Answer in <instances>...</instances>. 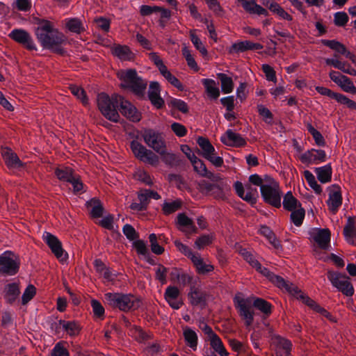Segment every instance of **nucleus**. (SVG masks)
<instances>
[{
	"instance_id": "obj_3",
	"label": "nucleus",
	"mask_w": 356,
	"mask_h": 356,
	"mask_svg": "<svg viewBox=\"0 0 356 356\" xmlns=\"http://www.w3.org/2000/svg\"><path fill=\"white\" fill-rule=\"evenodd\" d=\"M251 184L259 186L261 196L265 202L279 208L281 207L282 191L278 183L269 176L264 178L254 174L249 177Z\"/></svg>"
},
{
	"instance_id": "obj_29",
	"label": "nucleus",
	"mask_w": 356,
	"mask_h": 356,
	"mask_svg": "<svg viewBox=\"0 0 356 356\" xmlns=\"http://www.w3.org/2000/svg\"><path fill=\"white\" fill-rule=\"evenodd\" d=\"M177 224L183 227L185 229H180L183 232H186L188 233H193L196 232L197 228L194 225L192 219L189 218L185 213H181L178 214L177 217Z\"/></svg>"
},
{
	"instance_id": "obj_5",
	"label": "nucleus",
	"mask_w": 356,
	"mask_h": 356,
	"mask_svg": "<svg viewBox=\"0 0 356 356\" xmlns=\"http://www.w3.org/2000/svg\"><path fill=\"white\" fill-rule=\"evenodd\" d=\"M105 300L111 307L124 312L135 310L140 305V300L131 294L108 293L105 294Z\"/></svg>"
},
{
	"instance_id": "obj_54",
	"label": "nucleus",
	"mask_w": 356,
	"mask_h": 356,
	"mask_svg": "<svg viewBox=\"0 0 356 356\" xmlns=\"http://www.w3.org/2000/svg\"><path fill=\"white\" fill-rule=\"evenodd\" d=\"M240 254L253 268H260V263L255 259L254 255L250 251L246 249H241L240 250Z\"/></svg>"
},
{
	"instance_id": "obj_18",
	"label": "nucleus",
	"mask_w": 356,
	"mask_h": 356,
	"mask_svg": "<svg viewBox=\"0 0 356 356\" xmlns=\"http://www.w3.org/2000/svg\"><path fill=\"white\" fill-rule=\"evenodd\" d=\"M221 142L225 145L230 147H242L246 144V142L241 136L228 129L220 138Z\"/></svg>"
},
{
	"instance_id": "obj_46",
	"label": "nucleus",
	"mask_w": 356,
	"mask_h": 356,
	"mask_svg": "<svg viewBox=\"0 0 356 356\" xmlns=\"http://www.w3.org/2000/svg\"><path fill=\"white\" fill-rule=\"evenodd\" d=\"M71 92L79 99L84 106L88 104V98L86 95L85 90L76 85H71L69 87Z\"/></svg>"
},
{
	"instance_id": "obj_25",
	"label": "nucleus",
	"mask_w": 356,
	"mask_h": 356,
	"mask_svg": "<svg viewBox=\"0 0 356 356\" xmlns=\"http://www.w3.org/2000/svg\"><path fill=\"white\" fill-rule=\"evenodd\" d=\"M188 298L191 305L194 306L203 305L207 300V294L198 286H191L188 293Z\"/></svg>"
},
{
	"instance_id": "obj_34",
	"label": "nucleus",
	"mask_w": 356,
	"mask_h": 356,
	"mask_svg": "<svg viewBox=\"0 0 356 356\" xmlns=\"http://www.w3.org/2000/svg\"><path fill=\"white\" fill-rule=\"evenodd\" d=\"M113 54L121 60H130L134 58L133 53L127 46L118 45L112 49Z\"/></svg>"
},
{
	"instance_id": "obj_1",
	"label": "nucleus",
	"mask_w": 356,
	"mask_h": 356,
	"mask_svg": "<svg viewBox=\"0 0 356 356\" xmlns=\"http://www.w3.org/2000/svg\"><path fill=\"white\" fill-rule=\"evenodd\" d=\"M234 304L238 315L244 321L245 325L248 327L254 321V309L256 307L264 314L271 313V305L266 300L254 297L245 298L241 293H237L234 298Z\"/></svg>"
},
{
	"instance_id": "obj_32",
	"label": "nucleus",
	"mask_w": 356,
	"mask_h": 356,
	"mask_svg": "<svg viewBox=\"0 0 356 356\" xmlns=\"http://www.w3.org/2000/svg\"><path fill=\"white\" fill-rule=\"evenodd\" d=\"M86 206L90 209V214L92 218H99L103 214L104 208L99 200L93 198L87 202Z\"/></svg>"
},
{
	"instance_id": "obj_38",
	"label": "nucleus",
	"mask_w": 356,
	"mask_h": 356,
	"mask_svg": "<svg viewBox=\"0 0 356 356\" xmlns=\"http://www.w3.org/2000/svg\"><path fill=\"white\" fill-rule=\"evenodd\" d=\"M184 337L187 345L193 350H196L197 345V335L196 332L189 327L184 330Z\"/></svg>"
},
{
	"instance_id": "obj_42",
	"label": "nucleus",
	"mask_w": 356,
	"mask_h": 356,
	"mask_svg": "<svg viewBox=\"0 0 356 356\" xmlns=\"http://www.w3.org/2000/svg\"><path fill=\"white\" fill-rule=\"evenodd\" d=\"M197 143L202 149V155L204 158H206L207 156H209V154L214 153L216 152L213 146L206 138L202 136L198 137Z\"/></svg>"
},
{
	"instance_id": "obj_47",
	"label": "nucleus",
	"mask_w": 356,
	"mask_h": 356,
	"mask_svg": "<svg viewBox=\"0 0 356 356\" xmlns=\"http://www.w3.org/2000/svg\"><path fill=\"white\" fill-rule=\"evenodd\" d=\"M269 9L273 13L277 14L284 19L291 21L293 19L291 15H290L286 11H285L277 3L272 1L269 5Z\"/></svg>"
},
{
	"instance_id": "obj_62",
	"label": "nucleus",
	"mask_w": 356,
	"mask_h": 356,
	"mask_svg": "<svg viewBox=\"0 0 356 356\" xmlns=\"http://www.w3.org/2000/svg\"><path fill=\"white\" fill-rule=\"evenodd\" d=\"M214 182L209 183L206 180H202L198 182L197 189L203 194L210 195L211 191L213 190Z\"/></svg>"
},
{
	"instance_id": "obj_20",
	"label": "nucleus",
	"mask_w": 356,
	"mask_h": 356,
	"mask_svg": "<svg viewBox=\"0 0 356 356\" xmlns=\"http://www.w3.org/2000/svg\"><path fill=\"white\" fill-rule=\"evenodd\" d=\"M263 49V45L249 40L241 41L234 43L229 49V54L243 52L248 50H259Z\"/></svg>"
},
{
	"instance_id": "obj_27",
	"label": "nucleus",
	"mask_w": 356,
	"mask_h": 356,
	"mask_svg": "<svg viewBox=\"0 0 356 356\" xmlns=\"http://www.w3.org/2000/svg\"><path fill=\"white\" fill-rule=\"evenodd\" d=\"M191 260L199 274L205 275L212 272L214 269L213 266L210 263L204 261L199 254H195V256H192V259Z\"/></svg>"
},
{
	"instance_id": "obj_4",
	"label": "nucleus",
	"mask_w": 356,
	"mask_h": 356,
	"mask_svg": "<svg viewBox=\"0 0 356 356\" xmlns=\"http://www.w3.org/2000/svg\"><path fill=\"white\" fill-rule=\"evenodd\" d=\"M117 76L122 81L120 87L129 88L138 96H143L147 88V81L138 76L134 69L121 70L117 72Z\"/></svg>"
},
{
	"instance_id": "obj_40",
	"label": "nucleus",
	"mask_w": 356,
	"mask_h": 356,
	"mask_svg": "<svg viewBox=\"0 0 356 356\" xmlns=\"http://www.w3.org/2000/svg\"><path fill=\"white\" fill-rule=\"evenodd\" d=\"M218 77L221 82V89L225 94L232 92L234 89V82L232 79L223 73L218 74Z\"/></svg>"
},
{
	"instance_id": "obj_12",
	"label": "nucleus",
	"mask_w": 356,
	"mask_h": 356,
	"mask_svg": "<svg viewBox=\"0 0 356 356\" xmlns=\"http://www.w3.org/2000/svg\"><path fill=\"white\" fill-rule=\"evenodd\" d=\"M257 271L266 277L272 283L275 284L277 287L284 289L289 293L293 295H298L300 291L298 288L292 283L286 282L282 277L273 274L270 272L267 268L262 267L260 264V268H256Z\"/></svg>"
},
{
	"instance_id": "obj_43",
	"label": "nucleus",
	"mask_w": 356,
	"mask_h": 356,
	"mask_svg": "<svg viewBox=\"0 0 356 356\" xmlns=\"http://www.w3.org/2000/svg\"><path fill=\"white\" fill-rule=\"evenodd\" d=\"M59 324L70 336H76L80 332L79 325L74 321H60Z\"/></svg>"
},
{
	"instance_id": "obj_17",
	"label": "nucleus",
	"mask_w": 356,
	"mask_h": 356,
	"mask_svg": "<svg viewBox=\"0 0 356 356\" xmlns=\"http://www.w3.org/2000/svg\"><path fill=\"white\" fill-rule=\"evenodd\" d=\"M300 160L302 163L310 164L323 162L326 159L325 151L322 149H312L308 150L300 156Z\"/></svg>"
},
{
	"instance_id": "obj_6",
	"label": "nucleus",
	"mask_w": 356,
	"mask_h": 356,
	"mask_svg": "<svg viewBox=\"0 0 356 356\" xmlns=\"http://www.w3.org/2000/svg\"><path fill=\"white\" fill-rule=\"evenodd\" d=\"M19 255L12 251H6L0 255V275L12 276L16 275L20 266Z\"/></svg>"
},
{
	"instance_id": "obj_39",
	"label": "nucleus",
	"mask_w": 356,
	"mask_h": 356,
	"mask_svg": "<svg viewBox=\"0 0 356 356\" xmlns=\"http://www.w3.org/2000/svg\"><path fill=\"white\" fill-rule=\"evenodd\" d=\"M283 207L288 211H293L300 207V204L298 200L293 197L291 192H288L284 197Z\"/></svg>"
},
{
	"instance_id": "obj_64",
	"label": "nucleus",
	"mask_w": 356,
	"mask_h": 356,
	"mask_svg": "<svg viewBox=\"0 0 356 356\" xmlns=\"http://www.w3.org/2000/svg\"><path fill=\"white\" fill-rule=\"evenodd\" d=\"M337 101L341 104L346 105L348 108L356 110V102L342 94H339Z\"/></svg>"
},
{
	"instance_id": "obj_19",
	"label": "nucleus",
	"mask_w": 356,
	"mask_h": 356,
	"mask_svg": "<svg viewBox=\"0 0 356 356\" xmlns=\"http://www.w3.org/2000/svg\"><path fill=\"white\" fill-rule=\"evenodd\" d=\"M160 92V86L158 82L150 83L148 97L152 105L156 108H161L164 105V100L161 98Z\"/></svg>"
},
{
	"instance_id": "obj_2",
	"label": "nucleus",
	"mask_w": 356,
	"mask_h": 356,
	"mask_svg": "<svg viewBox=\"0 0 356 356\" xmlns=\"http://www.w3.org/2000/svg\"><path fill=\"white\" fill-rule=\"evenodd\" d=\"M35 35L44 48L60 54L63 53L60 44L65 41V37L54 29L49 21H40L35 30Z\"/></svg>"
},
{
	"instance_id": "obj_49",
	"label": "nucleus",
	"mask_w": 356,
	"mask_h": 356,
	"mask_svg": "<svg viewBox=\"0 0 356 356\" xmlns=\"http://www.w3.org/2000/svg\"><path fill=\"white\" fill-rule=\"evenodd\" d=\"M343 91L350 92L353 94L356 93V87L354 86L351 80L346 76L341 78V81L337 84Z\"/></svg>"
},
{
	"instance_id": "obj_26",
	"label": "nucleus",
	"mask_w": 356,
	"mask_h": 356,
	"mask_svg": "<svg viewBox=\"0 0 356 356\" xmlns=\"http://www.w3.org/2000/svg\"><path fill=\"white\" fill-rule=\"evenodd\" d=\"M179 295V289L175 286H168L165 292L164 297L170 306L175 309L180 307L182 302L177 300Z\"/></svg>"
},
{
	"instance_id": "obj_9",
	"label": "nucleus",
	"mask_w": 356,
	"mask_h": 356,
	"mask_svg": "<svg viewBox=\"0 0 356 356\" xmlns=\"http://www.w3.org/2000/svg\"><path fill=\"white\" fill-rule=\"evenodd\" d=\"M130 147L134 156L140 161L156 166L159 163V157L152 150L147 149L139 142L133 140Z\"/></svg>"
},
{
	"instance_id": "obj_11",
	"label": "nucleus",
	"mask_w": 356,
	"mask_h": 356,
	"mask_svg": "<svg viewBox=\"0 0 356 356\" xmlns=\"http://www.w3.org/2000/svg\"><path fill=\"white\" fill-rule=\"evenodd\" d=\"M144 142L156 153H163L165 148V142L162 134L154 129H146L142 132Z\"/></svg>"
},
{
	"instance_id": "obj_51",
	"label": "nucleus",
	"mask_w": 356,
	"mask_h": 356,
	"mask_svg": "<svg viewBox=\"0 0 356 356\" xmlns=\"http://www.w3.org/2000/svg\"><path fill=\"white\" fill-rule=\"evenodd\" d=\"M304 176L310 187L312 188L316 193L320 194L322 192V188L316 181L315 177L313 174L309 170H305L304 172Z\"/></svg>"
},
{
	"instance_id": "obj_45",
	"label": "nucleus",
	"mask_w": 356,
	"mask_h": 356,
	"mask_svg": "<svg viewBox=\"0 0 356 356\" xmlns=\"http://www.w3.org/2000/svg\"><path fill=\"white\" fill-rule=\"evenodd\" d=\"M55 174L58 179L67 182L74 175L73 170L68 167L57 168Z\"/></svg>"
},
{
	"instance_id": "obj_56",
	"label": "nucleus",
	"mask_w": 356,
	"mask_h": 356,
	"mask_svg": "<svg viewBox=\"0 0 356 356\" xmlns=\"http://www.w3.org/2000/svg\"><path fill=\"white\" fill-rule=\"evenodd\" d=\"M134 177L136 180L140 181L145 184L152 185V181L150 175L145 170L139 169L135 172Z\"/></svg>"
},
{
	"instance_id": "obj_41",
	"label": "nucleus",
	"mask_w": 356,
	"mask_h": 356,
	"mask_svg": "<svg viewBox=\"0 0 356 356\" xmlns=\"http://www.w3.org/2000/svg\"><path fill=\"white\" fill-rule=\"evenodd\" d=\"M209 341L211 347L220 356H229V354L225 350L221 339L218 335H212V337L209 339Z\"/></svg>"
},
{
	"instance_id": "obj_59",
	"label": "nucleus",
	"mask_w": 356,
	"mask_h": 356,
	"mask_svg": "<svg viewBox=\"0 0 356 356\" xmlns=\"http://www.w3.org/2000/svg\"><path fill=\"white\" fill-rule=\"evenodd\" d=\"M348 19V15L344 12H338L334 15V22L337 26H344L347 24Z\"/></svg>"
},
{
	"instance_id": "obj_50",
	"label": "nucleus",
	"mask_w": 356,
	"mask_h": 356,
	"mask_svg": "<svg viewBox=\"0 0 356 356\" xmlns=\"http://www.w3.org/2000/svg\"><path fill=\"white\" fill-rule=\"evenodd\" d=\"M260 232L267 238V239L274 246V248L277 249L280 247V242L276 238L273 232L268 227L262 226L260 229Z\"/></svg>"
},
{
	"instance_id": "obj_35",
	"label": "nucleus",
	"mask_w": 356,
	"mask_h": 356,
	"mask_svg": "<svg viewBox=\"0 0 356 356\" xmlns=\"http://www.w3.org/2000/svg\"><path fill=\"white\" fill-rule=\"evenodd\" d=\"M315 172L317 175L318 179L321 183H327L331 180L332 177V167L330 164L323 167L316 168Z\"/></svg>"
},
{
	"instance_id": "obj_37",
	"label": "nucleus",
	"mask_w": 356,
	"mask_h": 356,
	"mask_svg": "<svg viewBox=\"0 0 356 356\" xmlns=\"http://www.w3.org/2000/svg\"><path fill=\"white\" fill-rule=\"evenodd\" d=\"M161 155L162 161L168 165L177 166L181 163L178 156L166 151V147L163 149V153H158Z\"/></svg>"
},
{
	"instance_id": "obj_10",
	"label": "nucleus",
	"mask_w": 356,
	"mask_h": 356,
	"mask_svg": "<svg viewBox=\"0 0 356 356\" xmlns=\"http://www.w3.org/2000/svg\"><path fill=\"white\" fill-rule=\"evenodd\" d=\"M113 99L116 104L120 105L121 113L129 120L137 122L141 119V114L137 108L129 101L118 94L113 95Z\"/></svg>"
},
{
	"instance_id": "obj_30",
	"label": "nucleus",
	"mask_w": 356,
	"mask_h": 356,
	"mask_svg": "<svg viewBox=\"0 0 356 356\" xmlns=\"http://www.w3.org/2000/svg\"><path fill=\"white\" fill-rule=\"evenodd\" d=\"M218 180L211 181L214 182L212 191L209 195H212L216 198H222L224 195V191L227 188V184L219 175Z\"/></svg>"
},
{
	"instance_id": "obj_63",
	"label": "nucleus",
	"mask_w": 356,
	"mask_h": 356,
	"mask_svg": "<svg viewBox=\"0 0 356 356\" xmlns=\"http://www.w3.org/2000/svg\"><path fill=\"white\" fill-rule=\"evenodd\" d=\"M168 268L163 265H159L156 270V279L158 280L161 284H165L167 282L166 275Z\"/></svg>"
},
{
	"instance_id": "obj_48",
	"label": "nucleus",
	"mask_w": 356,
	"mask_h": 356,
	"mask_svg": "<svg viewBox=\"0 0 356 356\" xmlns=\"http://www.w3.org/2000/svg\"><path fill=\"white\" fill-rule=\"evenodd\" d=\"M291 220L293 222V224L296 226H300L302 223L303 219L305 218V211L303 208L301 207L291 211Z\"/></svg>"
},
{
	"instance_id": "obj_57",
	"label": "nucleus",
	"mask_w": 356,
	"mask_h": 356,
	"mask_svg": "<svg viewBox=\"0 0 356 356\" xmlns=\"http://www.w3.org/2000/svg\"><path fill=\"white\" fill-rule=\"evenodd\" d=\"M36 293V289L35 287L32 285L29 284L26 289H25L23 295H22V304L25 305L28 302H29L35 295Z\"/></svg>"
},
{
	"instance_id": "obj_23",
	"label": "nucleus",
	"mask_w": 356,
	"mask_h": 356,
	"mask_svg": "<svg viewBox=\"0 0 356 356\" xmlns=\"http://www.w3.org/2000/svg\"><path fill=\"white\" fill-rule=\"evenodd\" d=\"M194 170L201 177H207L211 181L218 180V175L213 174L207 170L205 164L197 157L191 161Z\"/></svg>"
},
{
	"instance_id": "obj_31",
	"label": "nucleus",
	"mask_w": 356,
	"mask_h": 356,
	"mask_svg": "<svg viewBox=\"0 0 356 356\" xmlns=\"http://www.w3.org/2000/svg\"><path fill=\"white\" fill-rule=\"evenodd\" d=\"M244 10L250 15H265L267 16L268 15V11L261 7V6L257 4L254 0L249 1H247L245 2V4L243 6Z\"/></svg>"
},
{
	"instance_id": "obj_24",
	"label": "nucleus",
	"mask_w": 356,
	"mask_h": 356,
	"mask_svg": "<svg viewBox=\"0 0 356 356\" xmlns=\"http://www.w3.org/2000/svg\"><path fill=\"white\" fill-rule=\"evenodd\" d=\"M1 155L8 168H17L23 165L17 155L10 148H3Z\"/></svg>"
},
{
	"instance_id": "obj_21",
	"label": "nucleus",
	"mask_w": 356,
	"mask_h": 356,
	"mask_svg": "<svg viewBox=\"0 0 356 356\" xmlns=\"http://www.w3.org/2000/svg\"><path fill=\"white\" fill-rule=\"evenodd\" d=\"M312 236L322 249H327L330 241V232L328 229H316L313 230Z\"/></svg>"
},
{
	"instance_id": "obj_13",
	"label": "nucleus",
	"mask_w": 356,
	"mask_h": 356,
	"mask_svg": "<svg viewBox=\"0 0 356 356\" xmlns=\"http://www.w3.org/2000/svg\"><path fill=\"white\" fill-rule=\"evenodd\" d=\"M42 238L57 259L61 261L66 260L67 253H65L61 242L56 236L49 232H44Z\"/></svg>"
},
{
	"instance_id": "obj_22",
	"label": "nucleus",
	"mask_w": 356,
	"mask_h": 356,
	"mask_svg": "<svg viewBox=\"0 0 356 356\" xmlns=\"http://www.w3.org/2000/svg\"><path fill=\"white\" fill-rule=\"evenodd\" d=\"M270 341L271 344L277 349V354L282 350L286 356L289 355L292 346V343L289 340L279 335H273L271 337Z\"/></svg>"
},
{
	"instance_id": "obj_53",
	"label": "nucleus",
	"mask_w": 356,
	"mask_h": 356,
	"mask_svg": "<svg viewBox=\"0 0 356 356\" xmlns=\"http://www.w3.org/2000/svg\"><path fill=\"white\" fill-rule=\"evenodd\" d=\"M323 43L325 46L330 47L332 49L335 50L336 51H337L338 53H339L341 54L345 55L346 54V52L348 51V50L346 48V47L343 44L340 43L338 41H336V40H323Z\"/></svg>"
},
{
	"instance_id": "obj_8",
	"label": "nucleus",
	"mask_w": 356,
	"mask_h": 356,
	"mask_svg": "<svg viewBox=\"0 0 356 356\" xmlns=\"http://www.w3.org/2000/svg\"><path fill=\"white\" fill-rule=\"evenodd\" d=\"M327 278L332 284L346 296H352L355 290L350 277L339 272L328 271Z\"/></svg>"
},
{
	"instance_id": "obj_14",
	"label": "nucleus",
	"mask_w": 356,
	"mask_h": 356,
	"mask_svg": "<svg viewBox=\"0 0 356 356\" xmlns=\"http://www.w3.org/2000/svg\"><path fill=\"white\" fill-rule=\"evenodd\" d=\"M9 37L29 50L35 49V46L31 35L23 29L13 30L9 34Z\"/></svg>"
},
{
	"instance_id": "obj_16",
	"label": "nucleus",
	"mask_w": 356,
	"mask_h": 356,
	"mask_svg": "<svg viewBox=\"0 0 356 356\" xmlns=\"http://www.w3.org/2000/svg\"><path fill=\"white\" fill-rule=\"evenodd\" d=\"M327 204L329 210L333 214H335L342 204V196L339 186L337 185L332 186Z\"/></svg>"
},
{
	"instance_id": "obj_44",
	"label": "nucleus",
	"mask_w": 356,
	"mask_h": 356,
	"mask_svg": "<svg viewBox=\"0 0 356 356\" xmlns=\"http://www.w3.org/2000/svg\"><path fill=\"white\" fill-rule=\"evenodd\" d=\"M182 204V201L179 199L172 202H165L163 204L162 210L164 214L169 215L180 209Z\"/></svg>"
},
{
	"instance_id": "obj_33",
	"label": "nucleus",
	"mask_w": 356,
	"mask_h": 356,
	"mask_svg": "<svg viewBox=\"0 0 356 356\" xmlns=\"http://www.w3.org/2000/svg\"><path fill=\"white\" fill-rule=\"evenodd\" d=\"M20 293V290L17 283L8 284L5 287V298L10 303L13 302Z\"/></svg>"
},
{
	"instance_id": "obj_55",
	"label": "nucleus",
	"mask_w": 356,
	"mask_h": 356,
	"mask_svg": "<svg viewBox=\"0 0 356 356\" xmlns=\"http://www.w3.org/2000/svg\"><path fill=\"white\" fill-rule=\"evenodd\" d=\"M190 37L191 42L194 44V46L196 47L197 50L200 51V52L203 54L206 55L207 54V51L204 46L203 45L202 42L200 40V38L197 37V35L195 33V31L191 30L190 31Z\"/></svg>"
},
{
	"instance_id": "obj_58",
	"label": "nucleus",
	"mask_w": 356,
	"mask_h": 356,
	"mask_svg": "<svg viewBox=\"0 0 356 356\" xmlns=\"http://www.w3.org/2000/svg\"><path fill=\"white\" fill-rule=\"evenodd\" d=\"M182 54L187 61L188 65L191 68L197 71L198 70V66H197L193 56L191 55L190 50L186 47L183 48Z\"/></svg>"
},
{
	"instance_id": "obj_36",
	"label": "nucleus",
	"mask_w": 356,
	"mask_h": 356,
	"mask_svg": "<svg viewBox=\"0 0 356 356\" xmlns=\"http://www.w3.org/2000/svg\"><path fill=\"white\" fill-rule=\"evenodd\" d=\"M207 95L213 99H217L220 95V90L216 83L213 79H205L202 80Z\"/></svg>"
},
{
	"instance_id": "obj_60",
	"label": "nucleus",
	"mask_w": 356,
	"mask_h": 356,
	"mask_svg": "<svg viewBox=\"0 0 356 356\" xmlns=\"http://www.w3.org/2000/svg\"><path fill=\"white\" fill-rule=\"evenodd\" d=\"M51 356H69L67 350L64 346V342H58L51 351Z\"/></svg>"
},
{
	"instance_id": "obj_15",
	"label": "nucleus",
	"mask_w": 356,
	"mask_h": 356,
	"mask_svg": "<svg viewBox=\"0 0 356 356\" xmlns=\"http://www.w3.org/2000/svg\"><path fill=\"white\" fill-rule=\"evenodd\" d=\"M234 188L237 195L243 200L254 204L257 201V191L256 188H252L251 186H246L245 191L241 182L236 181L234 184Z\"/></svg>"
},
{
	"instance_id": "obj_61",
	"label": "nucleus",
	"mask_w": 356,
	"mask_h": 356,
	"mask_svg": "<svg viewBox=\"0 0 356 356\" xmlns=\"http://www.w3.org/2000/svg\"><path fill=\"white\" fill-rule=\"evenodd\" d=\"M213 240V236L210 235H202L199 237L195 243L196 248L199 250L204 248L206 245L211 243Z\"/></svg>"
},
{
	"instance_id": "obj_7",
	"label": "nucleus",
	"mask_w": 356,
	"mask_h": 356,
	"mask_svg": "<svg viewBox=\"0 0 356 356\" xmlns=\"http://www.w3.org/2000/svg\"><path fill=\"white\" fill-rule=\"evenodd\" d=\"M97 106L102 114L108 120L117 122L120 115L116 110L113 96L110 97L107 94L102 92L97 97Z\"/></svg>"
},
{
	"instance_id": "obj_52",
	"label": "nucleus",
	"mask_w": 356,
	"mask_h": 356,
	"mask_svg": "<svg viewBox=\"0 0 356 356\" xmlns=\"http://www.w3.org/2000/svg\"><path fill=\"white\" fill-rule=\"evenodd\" d=\"M67 28L73 33H81L84 31L81 22L78 19H69L66 23Z\"/></svg>"
},
{
	"instance_id": "obj_28",
	"label": "nucleus",
	"mask_w": 356,
	"mask_h": 356,
	"mask_svg": "<svg viewBox=\"0 0 356 356\" xmlns=\"http://www.w3.org/2000/svg\"><path fill=\"white\" fill-rule=\"evenodd\" d=\"M343 234L348 243L356 245V227L354 217H348L343 229Z\"/></svg>"
}]
</instances>
